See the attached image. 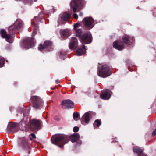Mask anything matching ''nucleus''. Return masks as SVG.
<instances>
[{"label":"nucleus","mask_w":156,"mask_h":156,"mask_svg":"<svg viewBox=\"0 0 156 156\" xmlns=\"http://www.w3.org/2000/svg\"><path fill=\"white\" fill-rule=\"evenodd\" d=\"M79 138V135L78 133L72 134L69 137L58 135L53 136L51 138V141L54 144L62 147L63 145L68 142L69 140L73 143L77 141Z\"/></svg>","instance_id":"nucleus-1"},{"label":"nucleus","mask_w":156,"mask_h":156,"mask_svg":"<svg viewBox=\"0 0 156 156\" xmlns=\"http://www.w3.org/2000/svg\"><path fill=\"white\" fill-rule=\"evenodd\" d=\"M22 22L20 20H17L14 24L10 26L9 29V34H7L6 31L4 29L1 30L0 34L2 36L6 39V41L9 43H12L13 40L10 34H12L15 31L20 29L22 26Z\"/></svg>","instance_id":"nucleus-2"},{"label":"nucleus","mask_w":156,"mask_h":156,"mask_svg":"<svg viewBox=\"0 0 156 156\" xmlns=\"http://www.w3.org/2000/svg\"><path fill=\"white\" fill-rule=\"evenodd\" d=\"M97 74L101 77L105 78L110 76L111 73L109 71V68L108 66L105 65H103L101 69H98Z\"/></svg>","instance_id":"nucleus-3"},{"label":"nucleus","mask_w":156,"mask_h":156,"mask_svg":"<svg viewBox=\"0 0 156 156\" xmlns=\"http://www.w3.org/2000/svg\"><path fill=\"white\" fill-rule=\"evenodd\" d=\"M84 0H73L71 3L70 5L72 8L73 12H75L76 11H79L80 9L79 7L83 6L84 5Z\"/></svg>","instance_id":"nucleus-4"},{"label":"nucleus","mask_w":156,"mask_h":156,"mask_svg":"<svg viewBox=\"0 0 156 156\" xmlns=\"http://www.w3.org/2000/svg\"><path fill=\"white\" fill-rule=\"evenodd\" d=\"M82 24L87 29H91L94 26V19L90 17H85L82 21Z\"/></svg>","instance_id":"nucleus-5"},{"label":"nucleus","mask_w":156,"mask_h":156,"mask_svg":"<svg viewBox=\"0 0 156 156\" xmlns=\"http://www.w3.org/2000/svg\"><path fill=\"white\" fill-rule=\"evenodd\" d=\"M81 41L82 43L85 44L90 43L92 41V37L90 33L84 34L81 37Z\"/></svg>","instance_id":"nucleus-6"},{"label":"nucleus","mask_w":156,"mask_h":156,"mask_svg":"<svg viewBox=\"0 0 156 156\" xmlns=\"http://www.w3.org/2000/svg\"><path fill=\"white\" fill-rule=\"evenodd\" d=\"M31 100L33 101L34 107L37 108L41 106L42 104V101L39 97L34 96L31 98Z\"/></svg>","instance_id":"nucleus-7"},{"label":"nucleus","mask_w":156,"mask_h":156,"mask_svg":"<svg viewBox=\"0 0 156 156\" xmlns=\"http://www.w3.org/2000/svg\"><path fill=\"white\" fill-rule=\"evenodd\" d=\"M34 46V42L33 39H28L24 40L23 42V47L24 48L29 49Z\"/></svg>","instance_id":"nucleus-8"},{"label":"nucleus","mask_w":156,"mask_h":156,"mask_svg":"<svg viewBox=\"0 0 156 156\" xmlns=\"http://www.w3.org/2000/svg\"><path fill=\"white\" fill-rule=\"evenodd\" d=\"M62 107L64 108H72L74 106V104L72 101L70 100H64L62 103Z\"/></svg>","instance_id":"nucleus-9"},{"label":"nucleus","mask_w":156,"mask_h":156,"mask_svg":"<svg viewBox=\"0 0 156 156\" xmlns=\"http://www.w3.org/2000/svg\"><path fill=\"white\" fill-rule=\"evenodd\" d=\"M111 92L109 90H107L102 92L100 94L101 98L105 100H108L110 97Z\"/></svg>","instance_id":"nucleus-10"},{"label":"nucleus","mask_w":156,"mask_h":156,"mask_svg":"<svg viewBox=\"0 0 156 156\" xmlns=\"http://www.w3.org/2000/svg\"><path fill=\"white\" fill-rule=\"evenodd\" d=\"M122 42L120 41H116L113 43V47L119 50H121L124 48V46L121 45Z\"/></svg>","instance_id":"nucleus-11"},{"label":"nucleus","mask_w":156,"mask_h":156,"mask_svg":"<svg viewBox=\"0 0 156 156\" xmlns=\"http://www.w3.org/2000/svg\"><path fill=\"white\" fill-rule=\"evenodd\" d=\"M78 41L75 37H73L71 40L69 44V48L73 50L74 47H76L77 45Z\"/></svg>","instance_id":"nucleus-12"},{"label":"nucleus","mask_w":156,"mask_h":156,"mask_svg":"<svg viewBox=\"0 0 156 156\" xmlns=\"http://www.w3.org/2000/svg\"><path fill=\"white\" fill-rule=\"evenodd\" d=\"M122 39L124 43L126 44H129L130 43L134 41L133 37H129L127 35L124 36Z\"/></svg>","instance_id":"nucleus-13"},{"label":"nucleus","mask_w":156,"mask_h":156,"mask_svg":"<svg viewBox=\"0 0 156 156\" xmlns=\"http://www.w3.org/2000/svg\"><path fill=\"white\" fill-rule=\"evenodd\" d=\"M32 123L34 127V130H37L41 126V122L39 120L33 119L32 121Z\"/></svg>","instance_id":"nucleus-14"},{"label":"nucleus","mask_w":156,"mask_h":156,"mask_svg":"<svg viewBox=\"0 0 156 156\" xmlns=\"http://www.w3.org/2000/svg\"><path fill=\"white\" fill-rule=\"evenodd\" d=\"M70 30L68 29H66L61 31V35L63 37H68L70 35Z\"/></svg>","instance_id":"nucleus-15"},{"label":"nucleus","mask_w":156,"mask_h":156,"mask_svg":"<svg viewBox=\"0 0 156 156\" xmlns=\"http://www.w3.org/2000/svg\"><path fill=\"white\" fill-rule=\"evenodd\" d=\"M51 44V42L50 41H45V45H43L42 44H40L38 48L39 49L41 50L45 49L46 47L50 46Z\"/></svg>","instance_id":"nucleus-16"},{"label":"nucleus","mask_w":156,"mask_h":156,"mask_svg":"<svg viewBox=\"0 0 156 156\" xmlns=\"http://www.w3.org/2000/svg\"><path fill=\"white\" fill-rule=\"evenodd\" d=\"M91 112H86L83 115V118L85 122L87 123H88L90 120V115Z\"/></svg>","instance_id":"nucleus-17"},{"label":"nucleus","mask_w":156,"mask_h":156,"mask_svg":"<svg viewBox=\"0 0 156 156\" xmlns=\"http://www.w3.org/2000/svg\"><path fill=\"white\" fill-rule=\"evenodd\" d=\"M32 25L33 26V30L32 34V36H34L37 33V30L38 29L37 25L35 23L34 21H32L31 22Z\"/></svg>","instance_id":"nucleus-18"},{"label":"nucleus","mask_w":156,"mask_h":156,"mask_svg":"<svg viewBox=\"0 0 156 156\" xmlns=\"http://www.w3.org/2000/svg\"><path fill=\"white\" fill-rule=\"evenodd\" d=\"M70 17V15L68 13L65 12L64 13L61 17L62 19L64 20H68Z\"/></svg>","instance_id":"nucleus-19"},{"label":"nucleus","mask_w":156,"mask_h":156,"mask_svg":"<svg viewBox=\"0 0 156 156\" xmlns=\"http://www.w3.org/2000/svg\"><path fill=\"white\" fill-rule=\"evenodd\" d=\"M133 151L135 153L138 154L142 152V149L138 147H135L133 148Z\"/></svg>","instance_id":"nucleus-20"},{"label":"nucleus","mask_w":156,"mask_h":156,"mask_svg":"<svg viewBox=\"0 0 156 156\" xmlns=\"http://www.w3.org/2000/svg\"><path fill=\"white\" fill-rule=\"evenodd\" d=\"M85 52L81 48H79L76 51V54L77 56H80L84 54Z\"/></svg>","instance_id":"nucleus-21"},{"label":"nucleus","mask_w":156,"mask_h":156,"mask_svg":"<svg viewBox=\"0 0 156 156\" xmlns=\"http://www.w3.org/2000/svg\"><path fill=\"white\" fill-rule=\"evenodd\" d=\"M76 35L77 37L80 38L81 37V33H82V30L81 29H80L76 30Z\"/></svg>","instance_id":"nucleus-22"},{"label":"nucleus","mask_w":156,"mask_h":156,"mask_svg":"<svg viewBox=\"0 0 156 156\" xmlns=\"http://www.w3.org/2000/svg\"><path fill=\"white\" fill-rule=\"evenodd\" d=\"M101 124V121L100 119L96 120L94 122V125H95L98 127H99Z\"/></svg>","instance_id":"nucleus-23"},{"label":"nucleus","mask_w":156,"mask_h":156,"mask_svg":"<svg viewBox=\"0 0 156 156\" xmlns=\"http://www.w3.org/2000/svg\"><path fill=\"white\" fill-rule=\"evenodd\" d=\"M5 62L4 58L2 57H0V67L3 66Z\"/></svg>","instance_id":"nucleus-24"},{"label":"nucleus","mask_w":156,"mask_h":156,"mask_svg":"<svg viewBox=\"0 0 156 156\" xmlns=\"http://www.w3.org/2000/svg\"><path fill=\"white\" fill-rule=\"evenodd\" d=\"M79 116V115L78 113L77 112H74L73 115V118L75 120H76V119L78 118Z\"/></svg>","instance_id":"nucleus-25"},{"label":"nucleus","mask_w":156,"mask_h":156,"mask_svg":"<svg viewBox=\"0 0 156 156\" xmlns=\"http://www.w3.org/2000/svg\"><path fill=\"white\" fill-rule=\"evenodd\" d=\"M30 135L32 136V137H30V139L31 140H33V139L36 138V136L35 135L34 133H31Z\"/></svg>","instance_id":"nucleus-26"},{"label":"nucleus","mask_w":156,"mask_h":156,"mask_svg":"<svg viewBox=\"0 0 156 156\" xmlns=\"http://www.w3.org/2000/svg\"><path fill=\"white\" fill-rule=\"evenodd\" d=\"M79 130V127H78L75 126L74 127L73 130L74 132H77Z\"/></svg>","instance_id":"nucleus-27"},{"label":"nucleus","mask_w":156,"mask_h":156,"mask_svg":"<svg viewBox=\"0 0 156 156\" xmlns=\"http://www.w3.org/2000/svg\"><path fill=\"white\" fill-rule=\"evenodd\" d=\"M34 19L37 22L40 21L41 20V18L39 16H37L34 18Z\"/></svg>","instance_id":"nucleus-28"},{"label":"nucleus","mask_w":156,"mask_h":156,"mask_svg":"<svg viewBox=\"0 0 156 156\" xmlns=\"http://www.w3.org/2000/svg\"><path fill=\"white\" fill-rule=\"evenodd\" d=\"M79 25V24L78 23H77L76 24L74 25V29L75 30H77V28L78 27Z\"/></svg>","instance_id":"nucleus-29"},{"label":"nucleus","mask_w":156,"mask_h":156,"mask_svg":"<svg viewBox=\"0 0 156 156\" xmlns=\"http://www.w3.org/2000/svg\"><path fill=\"white\" fill-rule=\"evenodd\" d=\"M60 54L62 55H66V53L64 51H62L60 52Z\"/></svg>","instance_id":"nucleus-30"},{"label":"nucleus","mask_w":156,"mask_h":156,"mask_svg":"<svg viewBox=\"0 0 156 156\" xmlns=\"http://www.w3.org/2000/svg\"><path fill=\"white\" fill-rule=\"evenodd\" d=\"M73 16L75 19H77L78 18V16L76 14H73Z\"/></svg>","instance_id":"nucleus-31"},{"label":"nucleus","mask_w":156,"mask_h":156,"mask_svg":"<svg viewBox=\"0 0 156 156\" xmlns=\"http://www.w3.org/2000/svg\"><path fill=\"white\" fill-rule=\"evenodd\" d=\"M155 135H156V129H154V130L152 133V136H154Z\"/></svg>","instance_id":"nucleus-32"},{"label":"nucleus","mask_w":156,"mask_h":156,"mask_svg":"<svg viewBox=\"0 0 156 156\" xmlns=\"http://www.w3.org/2000/svg\"><path fill=\"white\" fill-rule=\"evenodd\" d=\"M56 82L57 83H59V80H56Z\"/></svg>","instance_id":"nucleus-33"},{"label":"nucleus","mask_w":156,"mask_h":156,"mask_svg":"<svg viewBox=\"0 0 156 156\" xmlns=\"http://www.w3.org/2000/svg\"><path fill=\"white\" fill-rule=\"evenodd\" d=\"M15 126H16V124H13L12 125V127H15Z\"/></svg>","instance_id":"nucleus-34"},{"label":"nucleus","mask_w":156,"mask_h":156,"mask_svg":"<svg viewBox=\"0 0 156 156\" xmlns=\"http://www.w3.org/2000/svg\"><path fill=\"white\" fill-rule=\"evenodd\" d=\"M79 15L81 16H83V14L82 13H80Z\"/></svg>","instance_id":"nucleus-35"},{"label":"nucleus","mask_w":156,"mask_h":156,"mask_svg":"<svg viewBox=\"0 0 156 156\" xmlns=\"http://www.w3.org/2000/svg\"><path fill=\"white\" fill-rule=\"evenodd\" d=\"M140 156H147L145 155H140Z\"/></svg>","instance_id":"nucleus-36"},{"label":"nucleus","mask_w":156,"mask_h":156,"mask_svg":"<svg viewBox=\"0 0 156 156\" xmlns=\"http://www.w3.org/2000/svg\"><path fill=\"white\" fill-rule=\"evenodd\" d=\"M83 49H84L85 48V46H83Z\"/></svg>","instance_id":"nucleus-37"}]
</instances>
